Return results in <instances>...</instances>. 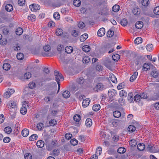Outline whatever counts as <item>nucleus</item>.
<instances>
[{
    "label": "nucleus",
    "mask_w": 159,
    "mask_h": 159,
    "mask_svg": "<svg viewBox=\"0 0 159 159\" xmlns=\"http://www.w3.org/2000/svg\"><path fill=\"white\" fill-rule=\"evenodd\" d=\"M90 61V59L88 56H84L83 57L82 61L84 63H87Z\"/></svg>",
    "instance_id": "a878e982"
},
{
    "label": "nucleus",
    "mask_w": 159,
    "mask_h": 159,
    "mask_svg": "<svg viewBox=\"0 0 159 159\" xmlns=\"http://www.w3.org/2000/svg\"><path fill=\"white\" fill-rule=\"evenodd\" d=\"M55 76V79L57 81L58 85V92L59 91L60 88V81L63 80L64 78L61 73L57 70H55L54 73Z\"/></svg>",
    "instance_id": "7ed1b4c3"
},
{
    "label": "nucleus",
    "mask_w": 159,
    "mask_h": 159,
    "mask_svg": "<svg viewBox=\"0 0 159 159\" xmlns=\"http://www.w3.org/2000/svg\"><path fill=\"white\" fill-rule=\"evenodd\" d=\"M36 127L38 130H41L44 128V124L43 123H39L37 124Z\"/></svg>",
    "instance_id": "603ef678"
},
{
    "label": "nucleus",
    "mask_w": 159,
    "mask_h": 159,
    "mask_svg": "<svg viewBox=\"0 0 159 159\" xmlns=\"http://www.w3.org/2000/svg\"><path fill=\"white\" fill-rule=\"evenodd\" d=\"M120 58V56L118 54H115L112 56V59L114 61H117Z\"/></svg>",
    "instance_id": "79ce46f5"
},
{
    "label": "nucleus",
    "mask_w": 159,
    "mask_h": 159,
    "mask_svg": "<svg viewBox=\"0 0 159 159\" xmlns=\"http://www.w3.org/2000/svg\"><path fill=\"white\" fill-rule=\"evenodd\" d=\"M62 96L65 98H68L70 96V93L68 91L66 90L63 93Z\"/></svg>",
    "instance_id": "473e14b6"
},
{
    "label": "nucleus",
    "mask_w": 159,
    "mask_h": 159,
    "mask_svg": "<svg viewBox=\"0 0 159 159\" xmlns=\"http://www.w3.org/2000/svg\"><path fill=\"white\" fill-rule=\"evenodd\" d=\"M38 138V136L36 134H34L32 135L29 138V140L30 141H34L37 139Z\"/></svg>",
    "instance_id": "ea45409f"
},
{
    "label": "nucleus",
    "mask_w": 159,
    "mask_h": 159,
    "mask_svg": "<svg viewBox=\"0 0 159 159\" xmlns=\"http://www.w3.org/2000/svg\"><path fill=\"white\" fill-rule=\"evenodd\" d=\"M29 134V129H24L21 131V134L24 137H26Z\"/></svg>",
    "instance_id": "dca6fc26"
},
{
    "label": "nucleus",
    "mask_w": 159,
    "mask_h": 159,
    "mask_svg": "<svg viewBox=\"0 0 159 159\" xmlns=\"http://www.w3.org/2000/svg\"><path fill=\"white\" fill-rule=\"evenodd\" d=\"M24 77L26 79H28L31 77V74L29 72H26L24 74Z\"/></svg>",
    "instance_id": "69168bd1"
},
{
    "label": "nucleus",
    "mask_w": 159,
    "mask_h": 159,
    "mask_svg": "<svg viewBox=\"0 0 159 159\" xmlns=\"http://www.w3.org/2000/svg\"><path fill=\"white\" fill-rule=\"evenodd\" d=\"M137 148L139 151H143L145 148V145L143 143H139L137 145Z\"/></svg>",
    "instance_id": "c85d7f7f"
},
{
    "label": "nucleus",
    "mask_w": 159,
    "mask_h": 159,
    "mask_svg": "<svg viewBox=\"0 0 159 159\" xmlns=\"http://www.w3.org/2000/svg\"><path fill=\"white\" fill-rule=\"evenodd\" d=\"M127 24L128 21L126 19H123L120 21V24L122 26H126Z\"/></svg>",
    "instance_id": "13d9d810"
},
{
    "label": "nucleus",
    "mask_w": 159,
    "mask_h": 159,
    "mask_svg": "<svg viewBox=\"0 0 159 159\" xmlns=\"http://www.w3.org/2000/svg\"><path fill=\"white\" fill-rule=\"evenodd\" d=\"M119 94L120 97L125 98L127 96V93L125 90H122L120 91Z\"/></svg>",
    "instance_id": "412c9836"
},
{
    "label": "nucleus",
    "mask_w": 159,
    "mask_h": 159,
    "mask_svg": "<svg viewBox=\"0 0 159 159\" xmlns=\"http://www.w3.org/2000/svg\"><path fill=\"white\" fill-rule=\"evenodd\" d=\"M152 76L154 78H156L158 75V72L154 70L151 73Z\"/></svg>",
    "instance_id": "0e129e2a"
},
{
    "label": "nucleus",
    "mask_w": 159,
    "mask_h": 159,
    "mask_svg": "<svg viewBox=\"0 0 159 159\" xmlns=\"http://www.w3.org/2000/svg\"><path fill=\"white\" fill-rule=\"evenodd\" d=\"M90 102V100L89 98H87L83 100L82 103V106L83 107L85 108L88 107Z\"/></svg>",
    "instance_id": "9b49d317"
},
{
    "label": "nucleus",
    "mask_w": 159,
    "mask_h": 159,
    "mask_svg": "<svg viewBox=\"0 0 159 159\" xmlns=\"http://www.w3.org/2000/svg\"><path fill=\"white\" fill-rule=\"evenodd\" d=\"M129 144L131 147H133L135 146L137 144V142L135 139H133L130 140Z\"/></svg>",
    "instance_id": "a18cd8bd"
},
{
    "label": "nucleus",
    "mask_w": 159,
    "mask_h": 159,
    "mask_svg": "<svg viewBox=\"0 0 159 159\" xmlns=\"http://www.w3.org/2000/svg\"><path fill=\"white\" fill-rule=\"evenodd\" d=\"M96 70L98 71H101L102 70V66L100 64H97L95 67Z\"/></svg>",
    "instance_id": "680f3d73"
},
{
    "label": "nucleus",
    "mask_w": 159,
    "mask_h": 159,
    "mask_svg": "<svg viewBox=\"0 0 159 159\" xmlns=\"http://www.w3.org/2000/svg\"><path fill=\"white\" fill-rule=\"evenodd\" d=\"M88 38V34H84L82 35L80 37V41L83 42L85 41Z\"/></svg>",
    "instance_id": "c756f323"
},
{
    "label": "nucleus",
    "mask_w": 159,
    "mask_h": 159,
    "mask_svg": "<svg viewBox=\"0 0 159 159\" xmlns=\"http://www.w3.org/2000/svg\"><path fill=\"white\" fill-rule=\"evenodd\" d=\"M114 31L111 30H109L107 32V35L108 37H111L114 35Z\"/></svg>",
    "instance_id": "864d4df0"
},
{
    "label": "nucleus",
    "mask_w": 159,
    "mask_h": 159,
    "mask_svg": "<svg viewBox=\"0 0 159 159\" xmlns=\"http://www.w3.org/2000/svg\"><path fill=\"white\" fill-rule=\"evenodd\" d=\"M128 129L129 132H134L135 131L136 128L134 125H131L128 126Z\"/></svg>",
    "instance_id": "8fccbe9b"
},
{
    "label": "nucleus",
    "mask_w": 159,
    "mask_h": 159,
    "mask_svg": "<svg viewBox=\"0 0 159 159\" xmlns=\"http://www.w3.org/2000/svg\"><path fill=\"white\" fill-rule=\"evenodd\" d=\"M70 143L72 145L74 146L78 144V141L75 139H73L70 140Z\"/></svg>",
    "instance_id": "e2e57ef3"
},
{
    "label": "nucleus",
    "mask_w": 159,
    "mask_h": 159,
    "mask_svg": "<svg viewBox=\"0 0 159 159\" xmlns=\"http://www.w3.org/2000/svg\"><path fill=\"white\" fill-rule=\"evenodd\" d=\"M104 88V85L103 84L100 82L98 83L96 86L93 88L94 90L97 92L98 91L102 90Z\"/></svg>",
    "instance_id": "0eeeda50"
},
{
    "label": "nucleus",
    "mask_w": 159,
    "mask_h": 159,
    "mask_svg": "<svg viewBox=\"0 0 159 159\" xmlns=\"http://www.w3.org/2000/svg\"><path fill=\"white\" fill-rule=\"evenodd\" d=\"M29 8L32 11H36L40 8V6L38 4H32L29 6Z\"/></svg>",
    "instance_id": "423d86ee"
},
{
    "label": "nucleus",
    "mask_w": 159,
    "mask_h": 159,
    "mask_svg": "<svg viewBox=\"0 0 159 159\" xmlns=\"http://www.w3.org/2000/svg\"><path fill=\"white\" fill-rule=\"evenodd\" d=\"M4 130L6 133L9 134L11 133L12 129L10 127L7 126L4 128Z\"/></svg>",
    "instance_id": "a19ab883"
},
{
    "label": "nucleus",
    "mask_w": 159,
    "mask_h": 159,
    "mask_svg": "<svg viewBox=\"0 0 159 159\" xmlns=\"http://www.w3.org/2000/svg\"><path fill=\"white\" fill-rule=\"evenodd\" d=\"M5 10L7 11L11 12L13 10V6L10 4H7L5 6Z\"/></svg>",
    "instance_id": "6ab92c4d"
},
{
    "label": "nucleus",
    "mask_w": 159,
    "mask_h": 159,
    "mask_svg": "<svg viewBox=\"0 0 159 159\" xmlns=\"http://www.w3.org/2000/svg\"><path fill=\"white\" fill-rule=\"evenodd\" d=\"M138 73L137 72H134L133 75L130 78V81L131 82L134 81L137 77Z\"/></svg>",
    "instance_id": "393cba45"
},
{
    "label": "nucleus",
    "mask_w": 159,
    "mask_h": 159,
    "mask_svg": "<svg viewBox=\"0 0 159 159\" xmlns=\"http://www.w3.org/2000/svg\"><path fill=\"white\" fill-rule=\"evenodd\" d=\"M85 125L88 127H90L92 125V120L89 118H87L85 121Z\"/></svg>",
    "instance_id": "4be33fe9"
},
{
    "label": "nucleus",
    "mask_w": 159,
    "mask_h": 159,
    "mask_svg": "<svg viewBox=\"0 0 159 159\" xmlns=\"http://www.w3.org/2000/svg\"><path fill=\"white\" fill-rule=\"evenodd\" d=\"M113 116L115 118H119L121 116V112L118 111H115L113 113Z\"/></svg>",
    "instance_id": "7c9ffc66"
},
{
    "label": "nucleus",
    "mask_w": 159,
    "mask_h": 159,
    "mask_svg": "<svg viewBox=\"0 0 159 159\" xmlns=\"http://www.w3.org/2000/svg\"><path fill=\"white\" fill-rule=\"evenodd\" d=\"M66 52L68 54L71 53L73 51V49L71 46H67L65 48V49Z\"/></svg>",
    "instance_id": "4468645a"
},
{
    "label": "nucleus",
    "mask_w": 159,
    "mask_h": 159,
    "mask_svg": "<svg viewBox=\"0 0 159 159\" xmlns=\"http://www.w3.org/2000/svg\"><path fill=\"white\" fill-rule=\"evenodd\" d=\"M143 23L141 21H138L135 24L136 27L138 29L142 28L143 27Z\"/></svg>",
    "instance_id": "a211bd4d"
},
{
    "label": "nucleus",
    "mask_w": 159,
    "mask_h": 159,
    "mask_svg": "<svg viewBox=\"0 0 159 159\" xmlns=\"http://www.w3.org/2000/svg\"><path fill=\"white\" fill-rule=\"evenodd\" d=\"M82 49L85 52H88L90 51V48L89 46L85 45L83 46Z\"/></svg>",
    "instance_id": "58836bf2"
},
{
    "label": "nucleus",
    "mask_w": 159,
    "mask_h": 159,
    "mask_svg": "<svg viewBox=\"0 0 159 159\" xmlns=\"http://www.w3.org/2000/svg\"><path fill=\"white\" fill-rule=\"evenodd\" d=\"M18 103L17 101L11 100L8 102L7 103V106L10 109H16L17 107Z\"/></svg>",
    "instance_id": "39448f33"
},
{
    "label": "nucleus",
    "mask_w": 159,
    "mask_h": 159,
    "mask_svg": "<svg viewBox=\"0 0 159 159\" xmlns=\"http://www.w3.org/2000/svg\"><path fill=\"white\" fill-rule=\"evenodd\" d=\"M73 119L75 121L78 122V124L79 125V123L81 119V117L80 115H75L74 116Z\"/></svg>",
    "instance_id": "5701e85b"
},
{
    "label": "nucleus",
    "mask_w": 159,
    "mask_h": 159,
    "mask_svg": "<svg viewBox=\"0 0 159 159\" xmlns=\"http://www.w3.org/2000/svg\"><path fill=\"white\" fill-rule=\"evenodd\" d=\"M126 151V149L124 147H120L117 149V152L120 154H123Z\"/></svg>",
    "instance_id": "09e8293b"
},
{
    "label": "nucleus",
    "mask_w": 159,
    "mask_h": 159,
    "mask_svg": "<svg viewBox=\"0 0 159 159\" xmlns=\"http://www.w3.org/2000/svg\"><path fill=\"white\" fill-rule=\"evenodd\" d=\"M57 124V121L54 119L50 120L49 121V125L50 126H54Z\"/></svg>",
    "instance_id": "37998d69"
},
{
    "label": "nucleus",
    "mask_w": 159,
    "mask_h": 159,
    "mask_svg": "<svg viewBox=\"0 0 159 159\" xmlns=\"http://www.w3.org/2000/svg\"><path fill=\"white\" fill-rule=\"evenodd\" d=\"M151 64L145 63L143 66V70L145 71H147L150 69Z\"/></svg>",
    "instance_id": "aec40b11"
},
{
    "label": "nucleus",
    "mask_w": 159,
    "mask_h": 159,
    "mask_svg": "<svg viewBox=\"0 0 159 159\" xmlns=\"http://www.w3.org/2000/svg\"><path fill=\"white\" fill-rule=\"evenodd\" d=\"M141 3L142 5L146 7L149 5L150 2L149 0H142Z\"/></svg>",
    "instance_id": "72a5a7b5"
},
{
    "label": "nucleus",
    "mask_w": 159,
    "mask_h": 159,
    "mask_svg": "<svg viewBox=\"0 0 159 159\" xmlns=\"http://www.w3.org/2000/svg\"><path fill=\"white\" fill-rule=\"evenodd\" d=\"M111 61L108 60H106L104 62V65L107 68L110 69L111 68Z\"/></svg>",
    "instance_id": "2f4dec72"
},
{
    "label": "nucleus",
    "mask_w": 159,
    "mask_h": 159,
    "mask_svg": "<svg viewBox=\"0 0 159 159\" xmlns=\"http://www.w3.org/2000/svg\"><path fill=\"white\" fill-rule=\"evenodd\" d=\"M102 152V148L100 147H98L96 150V154L98 156V155L100 156Z\"/></svg>",
    "instance_id": "5fc2aeb1"
},
{
    "label": "nucleus",
    "mask_w": 159,
    "mask_h": 159,
    "mask_svg": "<svg viewBox=\"0 0 159 159\" xmlns=\"http://www.w3.org/2000/svg\"><path fill=\"white\" fill-rule=\"evenodd\" d=\"M146 48L148 51L150 52L153 49V46L152 44H148L146 46Z\"/></svg>",
    "instance_id": "de8ad7c7"
},
{
    "label": "nucleus",
    "mask_w": 159,
    "mask_h": 159,
    "mask_svg": "<svg viewBox=\"0 0 159 159\" xmlns=\"http://www.w3.org/2000/svg\"><path fill=\"white\" fill-rule=\"evenodd\" d=\"M51 47L49 45H45L43 47L44 52L41 53V55L43 57H50L51 55V53L50 52Z\"/></svg>",
    "instance_id": "20e7f679"
},
{
    "label": "nucleus",
    "mask_w": 159,
    "mask_h": 159,
    "mask_svg": "<svg viewBox=\"0 0 159 159\" xmlns=\"http://www.w3.org/2000/svg\"><path fill=\"white\" fill-rule=\"evenodd\" d=\"M52 79L50 78H47L45 79L42 78L40 79V81L39 82V84L40 86H42L43 85V82H46L51 80Z\"/></svg>",
    "instance_id": "f3484780"
},
{
    "label": "nucleus",
    "mask_w": 159,
    "mask_h": 159,
    "mask_svg": "<svg viewBox=\"0 0 159 159\" xmlns=\"http://www.w3.org/2000/svg\"><path fill=\"white\" fill-rule=\"evenodd\" d=\"M63 33V30L60 28H58L56 30V34L58 36H61Z\"/></svg>",
    "instance_id": "49530a36"
},
{
    "label": "nucleus",
    "mask_w": 159,
    "mask_h": 159,
    "mask_svg": "<svg viewBox=\"0 0 159 159\" xmlns=\"http://www.w3.org/2000/svg\"><path fill=\"white\" fill-rule=\"evenodd\" d=\"M20 112L22 115L25 114L27 112V109L25 107L22 106L20 109Z\"/></svg>",
    "instance_id": "f704fd0d"
},
{
    "label": "nucleus",
    "mask_w": 159,
    "mask_h": 159,
    "mask_svg": "<svg viewBox=\"0 0 159 159\" xmlns=\"http://www.w3.org/2000/svg\"><path fill=\"white\" fill-rule=\"evenodd\" d=\"M93 110L95 111H97L100 108V106L99 104H96L94 105L93 107Z\"/></svg>",
    "instance_id": "e433bc0d"
},
{
    "label": "nucleus",
    "mask_w": 159,
    "mask_h": 159,
    "mask_svg": "<svg viewBox=\"0 0 159 159\" xmlns=\"http://www.w3.org/2000/svg\"><path fill=\"white\" fill-rule=\"evenodd\" d=\"M120 8L119 5H115L112 7V9L114 12H117L119 10Z\"/></svg>",
    "instance_id": "6e6d98bb"
},
{
    "label": "nucleus",
    "mask_w": 159,
    "mask_h": 159,
    "mask_svg": "<svg viewBox=\"0 0 159 159\" xmlns=\"http://www.w3.org/2000/svg\"><path fill=\"white\" fill-rule=\"evenodd\" d=\"M133 94L132 92L129 93L128 95V99L130 103H133Z\"/></svg>",
    "instance_id": "cd10ccee"
},
{
    "label": "nucleus",
    "mask_w": 159,
    "mask_h": 159,
    "mask_svg": "<svg viewBox=\"0 0 159 159\" xmlns=\"http://www.w3.org/2000/svg\"><path fill=\"white\" fill-rule=\"evenodd\" d=\"M36 145L38 148H42L44 145V142L42 140H39L37 142Z\"/></svg>",
    "instance_id": "b1692460"
},
{
    "label": "nucleus",
    "mask_w": 159,
    "mask_h": 159,
    "mask_svg": "<svg viewBox=\"0 0 159 159\" xmlns=\"http://www.w3.org/2000/svg\"><path fill=\"white\" fill-rule=\"evenodd\" d=\"M45 145L47 149L49 151H51L56 147L57 144V142L55 140L47 139L45 141Z\"/></svg>",
    "instance_id": "f03ea898"
},
{
    "label": "nucleus",
    "mask_w": 159,
    "mask_h": 159,
    "mask_svg": "<svg viewBox=\"0 0 159 159\" xmlns=\"http://www.w3.org/2000/svg\"><path fill=\"white\" fill-rule=\"evenodd\" d=\"M28 19L32 22L35 21L36 20V16L33 14H31L28 16Z\"/></svg>",
    "instance_id": "bb28decb"
},
{
    "label": "nucleus",
    "mask_w": 159,
    "mask_h": 159,
    "mask_svg": "<svg viewBox=\"0 0 159 159\" xmlns=\"http://www.w3.org/2000/svg\"><path fill=\"white\" fill-rule=\"evenodd\" d=\"M23 32V30L22 28L20 27L18 28L16 31V34L18 35H20Z\"/></svg>",
    "instance_id": "c9c22d12"
},
{
    "label": "nucleus",
    "mask_w": 159,
    "mask_h": 159,
    "mask_svg": "<svg viewBox=\"0 0 159 159\" xmlns=\"http://www.w3.org/2000/svg\"><path fill=\"white\" fill-rule=\"evenodd\" d=\"M102 5V3L99 2L97 5V7L98 8V14L102 16H106L109 14L108 9L107 7H100Z\"/></svg>",
    "instance_id": "f257e3e1"
},
{
    "label": "nucleus",
    "mask_w": 159,
    "mask_h": 159,
    "mask_svg": "<svg viewBox=\"0 0 159 159\" xmlns=\"http://www.w3.org/2000/svg\"><path fill=\"white\" fill-rule=\"evenodd\" d=\"M105 33V29L104 28H101L97 32V34L98 36L102 37L103 36Z\"/></svg>",
    "instance_id": "f8f14e48"
},
{
    "label": "nucleus",
    "mask_w": 159,
    "mask_h": 159,
    "mask_svg": "<svg viewBox=\"0 0 159 159\" xmlns=\"http://www.w3.org/2000/svg\"><path fill=\"white\" fill-rule=\"evenodd\" d=\"M3 69L6 70H9L11 67V65L8 63H4L3 65Z\"/></svg>",
    "instance_id": "4c0bfd02"
},
{
    "label": "nucleus",
    "mask_w": 159,
    "mask_h": 159,
    "mask_svg": "<svg viewBox=\"0 0 159 159\" xmlns=\"http://www.w3.org/2000/svg\"><path fill=\"white\" fill-rule=\"evenodd\" d=\"M134 42L136 44H139L142 43V39L141 37H138L134 40Z\"/></svg>",
    "instance_id": "c03bdc74"
},
{
    "label": "nucleus",
    "mask_w": 159,
    "mask_h": 159,
    "mask_svg": "<svg viewBox=\"0 0 159 159\" xmlns=\"http://www.w3.org/2000/svg\"><path fill=\"white\" fill-rule=\"evenodd\" d=\"M53 17L55 20H58L60 18V15L58 12H56L53 14Z\"/></svg>",
    "instance_id": "052dcab7"
},
{
    "label": "nucleus",
    "mask_w": 159,
    "mask_h": 159,
    "mask_svg": "<svg viewBox=\"0 0 159 159\" xmlns=\"http://www.w3.org/2000/svg\"><path fill=\"white\" fill-rule=\"evenodd\" d=\"M154 13L157 15H159V7H155L153 10Z\"/></svg>",
    "instance_id": "774afa93"
},
{
    "label": "nucleus",
    "mask_w": 159,
    "mask_h": 159,
    "mask_svg": "<svg viewBox=\"0 0 159 159\" xmlns=\"http://www.w3.org/2000/svg\"><path fill=\"white\" fill-rule=\"evenodd\" d=\"M116 90L111 89L108 91V95L110 98H113V97L116 96Z\"/></svg>",
    "instance_id": "9d476101"
},
{
    "label": "nucleus",
    "mask_w": 159,
    "mask_h": 159,
    "mask_svg": "<svg viewBox=\"0 0 159 159\" xmlns=\"http://www.w3.org/2000/svg\"><path fill=\"white\" fill-rule=\"evenodd\" d=\"M134 102H136L138 103L139 105H143V103L141 101V99L142 98L140 95L136 94L134 96Z\"/></svg>",
    "instance_id": "1a4fd4ad"
},
{
    "label": "nucleus",
    "mask_w": 159,
    "mask_h": 159,
    "mask_svg": "<svg viewBox=\"0 0 159 159\" xmlns=\"http://www.w3.org/2000/svg\"><path fill=\"white\" fill-rule=\"evenodd\" d=\"M125 85L124 83L122 82L119 84L117 86V89L118 90H120L125 88Z\"/></svg>",
    "instance_id": "4d7b16f0"
},
{
    "label": "nucleus",
    "mask_w": 159,
    "mask_h": 159,
    "mask_svg": "<svg viewBox=\"0 0 159 159\" xmlns=\"http://www.w3.org/2000/svg\"><path fill=\"white\" fill-rule=\"evenodd\" d=\"M25 159H31L32 155L30 153H27L24 155Z\"/></svg>",
    "instance_id": "338daca9"
},
{
    "label": "nucleus",
    "mask_w": 159,
    "mask_h": 159,
    "mask_svg": "<svg viewBox=\"0 0 159 159\" xmlns=\"http://www.w3.org/2000/svg\"><path fill=\"white\" fill-rule=\"evenodd\" d=\"M64 47L63 44H58L57 46V49L59 53H61L62 51H63Z\"/></svg>",
    "instance_id": "ddd939ff"
},
{
    "label": "nucleus",
    "mask_w": 159,
    "mask_h": 159,
    "mask_svg": "<svg viewBox=\"0 0 159 159\" xmlns=\"http://www.w3.org/2000/svg\"><path fill=\"white\" fill-rule=\"evenodd\" d=\"M81 3L80 0H74L73 2L74 5L76 7H80L81 5Z\"/></svg>",
    "instance_id": "3c124183"
},
{
    "label": "nucleus",
    "mask_w": 159,
    "mask_h": 159,
    "mask_svg": "<svg viewBox=\"0 0 159 159\" xmlns=\"http://www.w3.org/2000/svg\"><path fill=\"white\" fill-rule=\"evenodd\" d=\"M77 82L82 86L85 85L86 83V80L84 79L83 77H80L77 78L76 80Z\"/></svg>",
    "instance_id": "6e6552de"
},
{
    "label": "nucleus",
    "mask_w": 159,
    "mask_h": 159,
    "mask_svg": "<svg viewBox=\"0 0 159 159\" xmlns=\"http://www.w3.org/2000/svg\"><path fill=\"white\" fill-rule=\"evenodd\" d=\"M16 57L18 60H20L23 59L24 55L22 53H19L17 54Z\"/></svg>",
    "instance_id": "bf43d9fd"
},
{
    "label": "nucleus",
    "mask_w": 159,
    "mask_h": 159,
    "mask_svg": "<svg viewBox=\"0 0 159 159\" xmlns=\"http://www.w3.org/2000/svg\"><path fill=\"white\" fill-rule=\"evenodd\" d=\"M109 78L112 82L114 83H117V79L114 74H110L109 75Z\"/></svg>",
    "instance_id": "2eb2a0df"
}]
</instances>
